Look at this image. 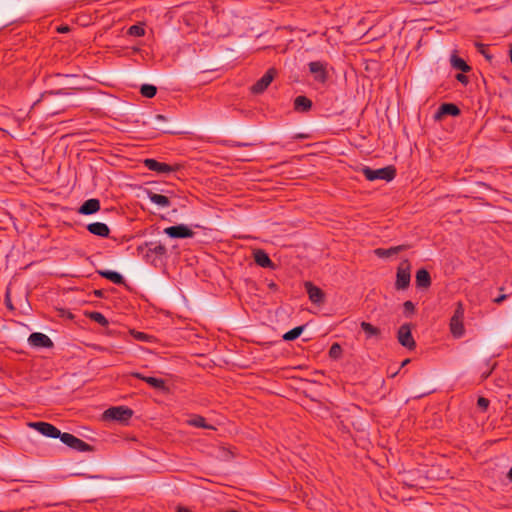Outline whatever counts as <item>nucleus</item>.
Returning a JSON list of instances; mask_svg holds the SVG:
<instances>
[{"label":"nucleus","instance_id":"nucleus-33","mask_svg":"<svg viewBox=\"0 0 512 512\" xmlns=\"http://www.w3.org/2000/svg\"><path fill=\"white\" fill-rule=\"evenodd\" d=\"M132 335L136 340L144 342L148 341L150 338L148 334L139 331H132Z\"/></svg>","mask_w":512,"mask_h":512},{"label":"nucleus","instance_id":"nucleus-32","mask_svg":"<svg viewBox=\"0 0 512 512\" xmlns=\"http://www.w3.org/2000/svg\"><path fill=\"white\" fill-rule=\"evenodd\" d=\"M404 314L406 317L411 316L415 312V305L412 301H405L403 304Z\"/></svg>","mask_w":512,"mask_h":512},{"label":"nucleus","instance_id":"nucleus-35","mask_svg":"<svg viewBox=\"0 0 512 512\" xmlns=\"http://www.w3.org/2000/svg\"><path fill=\"white\" fill-rule=\"evenodd\" d=\"M309 67H310V71L312 73L320 72V62L319 61L310 62Z\"/></svg>","mask_w":512,"mask_h":512},{"label":"nucleus","instance_id":"nucleus-8","mask_svg":"<svg viewBox=\"0 0 512 512\" xmlns=\"http://www.w3.org/2000/svg\"><path fill=\"white\" fill-rule=\"evenodd\" d=\"M29 426L40 432L42 435L50 438H60L62 433L57 427L47 422H32Z\"/></svg>","mask_w":512,"mask_h":512},{"label":"nucleus","instance_id":"nucleus-23","mask_svg":"<svg viewBox=\"0 0 512 512\" xmlns=\"http://www.w3.org/2000/svg\"><path fill=\"white\" fill-rule=\"evenodd\" d=\"M305 287L311 301L316 304L320 303V288L313 286L310 282H306Z\"/></svg>","mask_w":512,"mask_h":512},{"label":"nucleus","instance_id":"nucleus-52","mask_svg":"<svg viewBox=\"0 0 512 512\" xmlns=\"http://www.w3.org/2000/svg\"><path fill=\"white\" fill-rule=\"evenodd\" d=\"M229 512H237V511H235V510H231V511H229Z\"/></svg>","mask_w":512,"mask_h":512},{"label":"nucleus","instance_id":"nucleus-39","mask_svg":"<svg viewBox=\"0 0 512 512\" xmlns=\"http://www.w3.org/2000/svg\"><path fill=\"white\" fill-rule=\"evenodd\" d=\"M50 94H53V95H67L68 93L64 89H59L57 91H51Z\"/></svg>","mask_w":512,"mask_h":512},{"label":"nucleus","instance_id":"nucleus-19","mask_svg":"<svg viewBox=\"0 0 512 512\" xmlns=\"http://www.w3.org/2000/svg\"><path fill=\"white\" fill-rule=\"evenodd\" d=\"M145 247L147 248L146 255H145L147 260H149V252H151L152 254H154L155 256H158V257H163L167 253L166 247L161 243L149 242V243H145Z\"/></svg>","mask_w":512,"mask_h":512},{"label":"nucleus","instance_id":"nucleus-28","mask_svg":"<svg viewBox=\"0 0 512 512\" xmlns=\"http://www.w3.org/2000/svg\"><path fill=\"white\" fill-rule=\"evenodd\" d=\"M189 423L198 428H204V429H212L213 428V426L208 425L206 423V419L202 416H195L194 418H192L189 421Z\"/></svg>","mask_w":512,"mask_h":512},{"label":"nucleus","instance_id":"nucleus-9","mask_svg":"<svg viewBox=\"0 0 512 512\" xmlns=\"http://www.w3.org/2000/svg\"><path fill=\"white\" fill-rule=\"evenodd\" d=\"M275 74V69H268L266 73L254 85H252L251 92L253 94H261L264 92L273 81Z\"/></svg>","mask_w":512,"mask_h":512},{"label":"nucleus","instance_id":"nucleus-21","mask_svg":"<svg viewBox=\"0 0 512 512\" xmlns=\"http://www.w3.org/2000/svg\"><path fill=\"white\" fill-rule=\"evenodd\" d=\"M97 273L105 278V279H108L110 280L111 282H113L114 284H117V285H121V284H124L125 280H124V277L116 272V271H112V270H98Z\"/></svg>","mask_w":512,"mask_h":512},{"label":"nucleus","instance_id":"nucleus-1","mask_svg":"<svg viewBox=\"0 0 512 512\" xmlns=\"http://www.w3.org/2000/svg\"><path fill=\"white\" fill-rule=\"evenodd\" d=\"M464 313V305L458 302L449 323L450 332L455 338H461L465 334Z\"/></svg>","mask_w":512,"mask_h":512},{"label":"nucleus","instance_id":"nucleus-25","mask_svg":"<svg viewBox=\"0 0 512 512\" xmlns=\"http://www.w3.org/2000/svg\"><path fill=\"white\" fill-rule=\"evenodd\" d=\"M361 328L366 333L367 338L376 337L380 334V329L368 322H361Z\"/></svg>","mask_w":512,"mask_h":512},{"label":"nucleus","instance_id":"nucleus-26","mask_svg":"<svg viewBox=\"0 0 512 512\" xmlns=\"http://www.w3.org/2000/svg\"><path fill=\"white\" fill-rule=\"evenodd\" d=\"M304 330V326H297L283 335L285 341H293L297 339Z\"/></svg>","mask_w":512,"mask_h":512},{"label":"nucleus","instance_id":"nucleus-42","mask_svg":"<svg viewBox=\"0 0 512 512\" xmlns=\"http://www.w3.org/2000/svg\"><path fill=\"white\" fill-rule=\"evenodd\" d=\"M58 31L61 32V33L68 32L69 31V27L68 26L59 27Z\"/></svg>","mask_w":512,"mask_h":512},{"label":"nucleus","instance_id":"nucleus-48","mask_svg":"<svg viewBox=\"0 0 512 512\" xmlns=\"http://www.w3.org/2000/svg\"><path fill=\"white\" fill-rule=\"evenodd\" d=\"M56 76L57 77H64V75H62V74H57ZM65 77H68V75H65Z\"/></svg>","mask_w":512,"mask_h":512},{"label":"nucleus","instance_id":"nucleus-17","mask_svg":"<svg viewBox=\"0 0 512 512\" xmlns=\"http://www.w3.org/2000/svg\"><path fill=\"white\" fill-rule=\"evenodd\" d=\"M461 113L458 106H456L453 103H443L439 108L435 115V118L439 119L440 117L444 115H450V116H458Z\"/></svg>","mask_w":512,"mask_h":512},{"label":"nucleus","instance_id":"nucleus-20","mask_svg":"<svg viewBox=\"0 0 512 512\" xmlns=\"http://www.w3.org/2000/svg\"><path fill=\"white\" fill-rule=\"evenodd\" d=\"M312 107V101L306 96L300 95L294 99V110L300 113L307 112Z\"/></svg>","mask_w":512,"mask_h":512},{"label":"nucleus","instance_id":"nucleus-2","mask_svg":"<svg viewBox=\"0 0 512 512\" xmlns=\"http://www.w3.org/2000/svg\"><path fill=\"white\" fill-rule=\"evenodd\" d=\"M362 173L365 176V178L369 181L374 180H385V181H391L396 176V169L394 166H386L379 169H372L370 167H364L362 169Z\"/></svg>","mask_w":512,"mask_h":512},{"label":"nucleus","instance_id":"nucleus-3","mask_svg":"<svg viewBox=\"0 0 512 512\" xmlns=\"http://www.w3.org/2000/svg\"><path fill=\"white\" fill-rule=\"evenodd\" d=\"M411 264L409 260H403L397 268L395 288L397 290H405L410 285L411 280Z\"/></svg>","mask_w":512,"mask_h":512},{"label":"nucleus","instance_id":"nucleus-27","mask_svg":"<svg viewBox=\"0 0 512 512\" xmlns=\"http://www.w3.org/2000/svg\"><path fill=\"white\" fill-rule=\"evenodd\" d=\"M142 96L146 98H153L157 93V88L151 84H143L140 88Z\"/></svg>","mask_w":512,"mask_h":512},{"label":"nucleus","instance_id":"nucleus-43","mask_svg":"<svg viewBox=\"0 0 512 512\" xmlns=\"http://www.w3.org/2000/svg\"><path fill=\"white\" fill-rule=\"evenodd\" d=\"M507 478L512 482V467L509 469L507 473Z\"/></svg>","mask_w":512,"mask_h":512},{"label":"nucleus","instance_id":"nucleus-49","mask_svg":"<svg viewBox=\"0 0 512 512\" xmlns=\"http://www.w3.org/2000/svg\"><path fill=\"white\" fill-rule=\"evenodd\" d=\"M7 305L9 306V308H12V305L10 304V302H7Z\"/></svg>","mask_w":512,"mask_h":512},{"label":"nucleus","instance_id":"nucleus-36","mask_svg":"<svg viewBox=\"0 0 512 512\" xmlns=\"http://www.w3.org/2000/svg\"><path fill=\"white\" fill-rule=\"evenodd\" d=\"M456 79L459 82L463 83V84H467L468 83V77L466 75L462 74V73L457 74L456 75Z\"/></svg>","mask_w":512,"mask_h":512},{"label":"nucleus","instance_id":"nucleus-18","mask_svg":"<svg viewBox=\"0 0 512 512\" xmlns=\"http://www.w3.org/2000/svg\"><path fill=\"white\" fill-rule=\"evenodd\" d=\"M415 283H416L417 288L426 289V288L430 287L431 277H430L429 272L424 268L419 269L416 272Z\"/></svg>","mask_w":512,"mask_h":512},{"label":"nucleus","instance_id":"nucleus-50","mask_svg":"<svg viewBox=\"0 0 512 512\" xmlns=\"http://www.w3.org/2000/svg\"><path fill=\"white\" fill-rule=\"evenodd\" d=\"M7 305L9 306V308H12V305L10 304V302H7Z\"/></svg>","mask_w":512,"mask_h":512},{"label":"nucleus","instance_id":"nucleus-51","mask_svg":"<svg viewBox=\"0 0 512 512\" xmlns=\"http://www.w3.org/2000/svg\"><path fill=\"white\" fill-rule=\"evenodd\" d=\"M152 255H153V254H152L151 252H149V259L152 257Z\"/></svg>","mask_w":512,"mask_h":512},{"label":"nucleus","instance_id":"nucleus-46","mask_svg":"<svg viewBox=\"0 0 512 512\" xmlns=\"http://www.w3.org/2000/svg\"><path fill=\"white\" fill-rule=\"evenodd\" d=\"M509 55H510V61L512 63V44L510 45Z\"/></svg>","mask_w":512,"mask_h":512},{"label":"nucleus","instance_id":"nucleus-12","mask_svg":"<svg viewBox=\"0 0 512 512\" xmlns=\"http://www.w3.org/2000/svg\"><path fill=\"white\" fill-rule=\"evenodd\" d=\"M28 342L32 347H37V348H52L53 347L52 340L47 335L40 333V332L32 333L28 338Z\"/></svg>","mask_w":512,"mask_h":512},{"label":"nucleus","instance_id":"nucleus-30","mask_svg":"<svg viewBox=\"0 0 512 512\" xmlns=\"http://www.w3.org/2000/svg\"><path fill=\"white\" fill-rule=\"evenodd\" d=\"M89 317L91 320H93L94 322L98 323L101 326H107L109 323L106 317L100 312H91Z\"/></svg>","mask_w":512,"mask_h":512},{"label":"nucleus","instance_id":"nucleus-22","mask_svg":"<svg viewBox=\"0 0 512 512\" xmlns=\"http://www.w3.org/2000/svg\"><path fill=\"white\" fill-rule=\"evenodd\" d=\"M148 198L152 203H154L162 208H168L171 205L169 198L167 196H164L161 194H157L154 192H148Z\"/></svg>","mask_w":512,"mask_h":512},{"label":"nucleus","instance_id":"nucleus-5","mask_svg":"<svg viewBox=\"0 0 512 512\" xmlns=\"http://www.w3.org/2000/svg\"><path fill=\"white\" fill-rule=\"evenodd\" d=\"M59 439L61 440L62 443H64L68 447H70L76 451H79V452H86V451L93 450L91 445H89L82 439L77 438L76 436H74L73 434H70V433H66V432L61 433Z\"/></svg>","mask_w":512,"mask_h":512},{"label":"nucleus","instance_id":"nucleus-38","mask_svg":"<svg viewBox=\"0 0 512 512\" xmlns=\"http://www.w3.org/2000/svg\"><path fill=\"white\" fill-rule=\"evenodd\" d=\"M508 295L506 294H501L500 296H498L497 298L494 299V302L497 303V304H500L502 303L505 299H507Z\"/></svg>","mask_w":512,"mask_h":512},{"label":"nucleus","instance_id":"nucleus-13","mask_svg":"<svg viewBox=\"0 0 512 512\" xmlns=\"http://www.w3.org/2000/svg\"><path fill=\"white\" fill-rule=\"evenodd\" d=\"M100 210V201L95 198L86 200L79 208L78 212L82 215H91Z\"/></svg>","mask_w":512,"mask_h":512},{"label":"nucleus","instance_id":"nucleus-45","mask_svg":"<svg viewBox=\"0 0 512 512\" xmlns=\"http://www.w3.org/2000/svg\"><path fill=\"white\" fill-rule=\"evenodd\" d=\"M178 512H189V510H188V509H186V508L180 507V508L178 509Z\"/></svg>","mask_w":512,"mask_h":512},{"label":"nucleus","instance_id":"nucleus-14","mask_svg":"<svg viewBox=\"0 0 512 512\" xmlns=\"http://www.w3.org/2000/svg\"><path fill=\"white\" fill-rule=\"evenodd\" d=\"M87 230L96 236L107 238L110 234L109 227L102 222H94L87 225Z\"/></svg>","mask_w":512,"mask_h":512},{"label":"nucleus","instance_id":"nucleus-44","mask_svg":"<svg viewBox=\"0 0 512 512\" xmlns=\"http://www.w3.org/2000/svg\"><path fill=\"white\" fill-rule=\"evenodd\" d=\"M410 362V359H405L402 364H401V367H404L405 365H407L408 363Z\"/></svg>","mask_w":512,"mask_h":512},{"label":"nucleus","instance_id":"nucleus-11","mask_svg":"<svg viewBox=\"0 0 512 512\" xmlns=\"http://www.w3.org/2000/svg\"><path fill=\"white\" fill-rule=\"evenodd\" d=\"M130 375L134 378H137V379H140V380L146 382L148 385H150L151 387H153L156 390H159V391H167L168 390L165 380H163L161 378L144 376L143 374H141L139 372H132Z\"/></svg>","mask_w":512,"mask_h":512},{"label":"nucleus","instance_id":"nucleus-31","mask_svg":"<svg viewBox=\"0 0 512 512\" xmlns=\"http://www.w3.org/2000/svg\"><path fill=\"white\" fill-rule=\"evenodd\" d=\"M342 354V348L338 343H334L329 350V356L332 359H338Z\"/></svg>","mask_w":512,"mask_h":512},{"label":"nucleus","instance_id":"nucleus-15","mask_svg":"<svg viewBox=\"0 0 512 512\" xmlns=\"http://www.w3.org/2000/svg\"><path fill=\"white\" fill-rule=\"evenodd\" d=\"M408 248H409L408 245L402 244V245L390 247L388 249L377 248L374 250V253L376 256H378L380 258H388V257L396 255L402 251H405Z\"/></svg>","mask_w":512,"mask_h":512},{"label":"nucleus","instance_id":"nucleus-34","mask_svg":"<svg viewBox=\"0 0 512 512\" xmlns=\"http://www.w3.org/2000/svg\"><path fill=\"white\" fill-rule=\"evenodd\" d=\"M477 405L481 410L485 411L489 406V400L484 397H479L477 400Z\"/></svg>","mask_w":512,"mask_h":512},{"label":"nucleus","instance_id":"nucleus-16","mask_svg":"<svg viewBox=\"0 0 512 512\" xmlns=\"http://www.w3.org/2000/svg\"><path fill=\"white\" fill-rule=\"evenodd\" d=\"M254 261L255 263L263 268H273L274 264L270 259L269 255L262 249H258L254 251Z\"/></svg>","mask_w":512,"mask_h":512},{"label":"nucleus","instance_id":"nucleus-47","mask_svg":"<svg viewBox=\"0 0 512 512\" xmlns=\"http://www.w3.org/2000/svg\"><path fill=\"white\" fill-rule=\"evenodd\" d=\"M156 118L160 120H165V117L163 115H157Z\"/></svg>","mask_w":512,"mask_h":512},{"label":"nucleus","instance_id":"nucleus-24","mask_svg":"<svg viewBox=\"0 0 512 512\" xmlns=\"http://www.w3.org/2000/svg\"><path fill=\"white\" fill-rule=\"evenodd\" d=\"M451 65L453 66V68L460 70L464 73L470 70V66L462 58H459L456 55H453L451 57Z\"/></svg>","mask_w":512,"mask_h":512},{"label":"nucleus","instance_id":"nucleus-6","mask_svg":"<svg viewBox=\"0 0 512 512\" xmlns=\"http://www.w3.org/2000/svg\"><path fill=\"white\" fill-rule=\"evenodd\" d=\"M411 325L403 324L397 331L398 342L405 348L413 350L416 347V342L411 333Z\"/></svg>","mask_w":512,"mask_h":512},{"label":"nucleus","instance_id":"nucleus-7","mask_svg":"<svg viewBox=\"0 0 512 512\" xmlns=\"http://www.w3.org/2000/svg\"><path fill=\"white\" fill-rule=\"evenodd\" d=\"M164 233L170 238L185 239L194 236V232L186 225L179 224L164 229Z\"/></svg>","mask_w":512,"mask_h":512},{"label":"nucleus","instance_id":"nucleus-29","mask_svg":"<svg viewBox=\"0 0 512 512\" xmlns=\"http://www.w3.org/2000/svg\"><path fill=\"white\" fill-rule=\"evenodd\" d=\"M127 34L130 36L141 37L145 35V29L141 24H135L128 28Z\"/></svg>","mask_w":512,"mask_h":512},{"label":"nucleus","instance_id":"nucleus-41","mask_svg":"<svg viewBox=\"0 0 512 512\" xmlns=\"http://www.w3.org/2000/svg\"><path fill=\"white\" fill-rule=\"evenodd\" d=\"M321 71H322V82H324L326 77H328V72L326 71V68L323 64H322Z\"/></svg>","mask_w":512,"mask_h":512},{"label":"nucleus","instance_id":"nucleus-10","mask_svg":"<svg viewBox=\"0 0 512 512\" xmlns=\"http://www.w3.org/2000/svg\"><path fill=\"white\" fill-rule=\"evenodd\" d=\"M144 166L154 172L159 174H168L177 170V167H173L169 164L159 162L152 158H147L144 160Z\"/></svg>","mask_w":512,"mask_h":512},{"label":"nucleus","instance_id":"nucleus-37","mask_svg":"<svg viewBox=\"0 0 512 512\" xmlns=\"http://www.w3.org/2000/svg\"><path fill=\"white\" fill-rule=\"evenodd\" d=\"M230 145L232 147H244V146H248L249 144L248 143H243V142H238V141H230Z\"/></svg>","mask_w":512,"mask_h":512},{"label":"nucleus","instance_id":"nucleus-40","mask_svg":"<svg viewBox=\"0 0 512 512\" xmlns=\"http://www.w3.org/2000/svg\"><path fill=\"white\" fill-rule=\"evenodd\" d=\"M484 56L486 59L488 60H491L492 59V56L487 54L485 51H484V46L483 45H480V50H479Z\"/></svg>","mask_w":512,"mask_h":512},{"label":"nucleus","instance_id":"nucleus-4","mask_svg":"<svg viewBox=\"0 0 512 512\" xmlns=\"http://www.w3.org/2000/svg\"><path fill=\"white\" fill-rule=\"evenodd\" d=\"M133 415V411L125 406L110 407L103 413L105 420L118 421L121 423L127 422Z\"/></svg>","mask_w":512,"mask_h":512}]
</instances>
